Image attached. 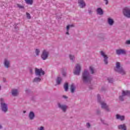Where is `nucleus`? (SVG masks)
<instances>
[{"label":"nucleus","mask_w":130,"mask_h":130,"mask_svg":"<svg viewBox=\"0 0 130 130\" xmlns=\"http://www.w3.org/2000/svg\"><path fill=\"white\" fill-rule=\"evenodd\" d=\"M82 80L84 84H90L92 81V77L88 70H84L82 73Z\"/></svg>","instance_id":"1"},{"label":"nucleus","mask_w":130,"mask_h":130,"mask_svg":"<svg viewBox=\"0 0 130 130\" xmlns=\"http://www.w3.org/2000/svg\"><path fill=\"white\" fill-rule=\"evenodd\" d=\"M98 102H99V103L101 104V107L103 109H104L105 110H106V111H107L108 112H110V109L109 108V106L107 105L105 102L101 100V97L99 94L98 95Z\"/></svg>","instance_id":"2"},{"label":"nucleus","mask_w":130,"mask_h":130,"mask_svg":"<svg viewBox=\"0 0 130 130\" xmlns=\"http://www.w3.org/2000/svg\"><path fill=\"white\" fill-rule=\"evenodd\" d=\"M115 72L119 73L121 75H125V71L123 70V68L120 66V62H117L116 63V67L114 69Z\"/></svg>","instance_id":"3"},{"label":"nucleus","mask_w":130,"mask_h":130,"mask_svg":"<svg viewBox=\"0 0 130 130\" xmlns=\"http://www.w3.org/2000/svg\"><path fill=\"white\" fill-rule=\"evenodd\" d=\"M0 102H1V108L2 111L4 112V113L8 112L9 108L8 106V104L5 103V100H4V99H1Z\"/></svg>","instance_id":"4"},{"label":"nucleus","mask_w":130,"mask_h":130,"mask_svg":"<svg viewBox=\"0 0 130 130\" xmlns=\"http://www.w3.org/2000/svg\"><path fill=\"white\" fill-rule=\"evenodd\" d=\"M125 96H130L129 90H122V94L119 96V100L120 101H124L125 99Z\"/></svg>","instance_id":"5"},{"label":"nucleus","mask_w":130,"mask_h":130,"mask_svg":"<svg viewBox=\"0 0 130 130\" xmlns=\"http://www.w3.org/2000/svg\"><path fill=\"white\" fill-rule=\"evenodd\" d=\"M82 67H81V64L78 63L75 66V69L74 70L73 73L74 75L76 76H80V74H81V70Z\"/></svg>","instance_id":"6"},{"label":"nucleus","mask_w":130,"mask_h":130,"mask_svg":"<svg viewBox=\"0 0 130 130\" xmlns=\"http://www.w3.org/2000/svg\"><path fill=\"white\" fill-rule=\"evenodd\" d=\"M123 15L126 18L129 19L130 17V8L129 7H125L123 9Z\"/></svg>","instance_id":"7"},{"label":"nucleus","mask_w":130,"mask_h":130,"mask_svg":"<svg viewBox=\"0 0 130 130\" xmlns=\"http://www.w3.org/2000/svg\"><path fill=\"white\" fill-rule=\"evenodd\" d=\"M57 107L59 108V109L62 110L63 112H67V110H68V106L66 104L58 103Z\"/></svg>","instance_id":"8"},{"label":"nucleus","mask_w":130,"mask_h":130,"mask_svg":"<svg viewBox=\"0 0 130 130\" xmlns=\"http://www.w3.org/2000/svg\"><path fill=\"white\" fill-rule=\"evenodd\" d=\"M49 55V52L47 50H44L41 55V58L43 60H46L48 58Z\"/></svg>","instance_id":"9"},{"label":"nucleus","mask_w":130,"mask_h":130,"mask_svg":"<svg viewBox=\"0 0 130 130\" xmlns=\"http://www.w3.org/2000/svg\"><path fill=\"white\" fill-rule=\"evenodd\" d=\"M117 55H125L126 54V50L125 49H117L116 50Z\"/></svg>","instance_id":"10"},{"label":"nucleus","mask_w":130,"mask_h":130,"mask_svg":"<svg viewBox=\"0 0 130 130\" xmlns=\"http://www.w3.org/2000/svg\"><path fill=\"white\" fill-rule=\"evenodd\" d=\"M101 55L104 58V61L105 64H108V56L106 54H105V52L104 51H102L100 52Z\"/></svg>","instance_id":"11"},{"label":"nucleus","mask_w":130,"mask_h":130,"mask_svg":"<svg viewBox=\"0 0 130 130\" xmlns=\"http://www.w3.org/2000/svg\"><path fill=\"white\" fill-rule=\"evenodd\" d=\"M35 74L36 76H39V77H41V76H44L45 72L44 71H43L42 69H38L37 68H36L35 70Z\"/></svg>","instance_id":"12"},{"label":"nucleus","mask_w":130,"mask_h":130,"mask_svg":"<svg viewBox=\"0 0 130 130\" xmlns=\"http://www.w3.org/2000/svg\"><path fill=\"white\" fill-rule=\"evenodd\" d=\"M4 65L6 69H9L11 67V61L8 58L4 59Z\"/></svg>","instance_id":"13"},{"label":"nucleus","mask_w":130,"mask_h":130,"mask_svg":"<svg viewBox=\"0 0 130 130\" xmlns=\"http://www.w3.org/2000/svg\"><path fill=\"white\" fill-rule=\"evenodd\" d=\"M78 5L81 9L86 7V3H85L84 0H78Z\"/></svg>","instance_id":"14"},{"label":"nucleus","mask_w":130,"mask_h":130,"mask_svg":"<svg viewBox=\"0 0 130 130\" xmlns=\"http://www.w3.org/2000/svg\"><path fill=\"white\" fill-rule=\"evenodd\" d=\"M107 23L109 26H113L114 25V20L111 17H109L107 19Z\"/></svg>","instance_id":"15"},{"label":"nucleus","mask_w":130,"mask_h":130,"mask_svg":"<svg viewBox=\"0 0 130 130\" xmlns=\"http://www.w3.org/2000/svg\"><path fill=\"white\" fill-rule=\"evenodd\" d=\"M89 72L90 73V74H91V75H94V74H96V69H95V68L92 67V66H90L89 68Z\"/></svg>","instance_id":"16"},{"label":"nucleus","mask_w":130,"mask_h":130,"mask_svg":"<svg viewBox=\"0 0 130 130\" xmlns=\"http://www.w3.org/2000/svg\"><path fill=\"white\" fill-rule=\"evenodd\" d=\"M28 117L30 120H33L34 119V118L35 117V114L34 112L31 111L29 112V114L28 115Z\"/></svg>","instance_id":"17"},{"label":"nucleus","mask_w":130,"mask_h":130,"mask_svg":"<svg viewBox=\"0 0 130 130\" xmlns=\"http://www.w3.org/2000/svg\"><path fill=\"white\" fill-rule=\"evenodd\" d=\"M118 128L120 130H126V125H125V124L119 125Z\"/></svg>","instance_id":"18"},{"label":"nucleus","mask_w":130,"mask_h":130,"mask_svg":"<svg viewBox=\"0 0 130 130\" xmlns=\"http://www.w3.org/2000/svg\"><path fill=\"white\" fill-rule=\"evenodd\" d=\"M116 119H119L121 121L124 120V119H125L124 116H121V115H118V114H117L116 115Z\"/></svg>","instance_id":"19"},{"label":"nucleus","mask_w":130,"mask_h":130,"mask_svg":"<svg viewBox=\"0 0 130 130\" xmlns=\"http://www.w3.org/2000/svg\"><path fill=\"white\" fill-rule=\"evenodd\" d=\"M96 13L98 15H100V16L103 15L104 12H103V10L101 9V8H98L96 9Z\"/></svg>","instance_id":"20"},{"label":"nucleus","mask_w":130,"mask_h":130,"mask_svg":"<svg viewBox=\"0 0 130 130\" xmlns=\"http://www.w3.org/2000/svg\"><path fill=\"white\" fill-rule=\"evenodd\" d=\"M18 94H19V91H18V89H12V94L13 96H18Z\"/></svg>","instance_id":"21"},{"label":"nucleus","mask_w":130,"mask_h":130,"mask_svg":"<svg viewBox=\"0 0 130 130\" xmlns=\"http://www.w3.org/2000/svg\"><path fill=\"white\" fill-rule=\"evenodd\" d=\"M56 81L57 85H60V83H61L62 81V78H61V77H58Z\"/></svg>","instance_id":"22"},{"label":"nucleus","mask_w":130,"mask_h":130,"mask_svg":"<svg viewBox=\"0 0 130 130\" xmlns=\"http://www.w3.org/2000/svg\"><path fill=\"white\" fill-rule=\"evenodd\" d=\"M75 90H76V86H75V85H74V84H72L71 85V93H74L75 92Z\"/></svg>","instance_id":"23"},{"label":"nucleus","mask_w":130,"mask_h":130,"mask_svg":"<svg viewBox=\"0 0 130 130\" xmlns=\"http://www.w3.org/2000/svg\"><path fill=\"white\" fill-rule=\"evenodd\" d=\"M33 82H35L36 83H38L39 82H41V78L39 77H36L34 79Z\"/></svg>","instance_id":"24"},{"label":"nucleus","mask_w":130,"mask_h":130,"mask_svg":"<svg viewBox=\"0 0 130 130\" xmlns=\"http://www.w3.org/2000/svg\"><path fill=\"white\" fill-rule=\"evenodd\" d=\"M71 27H73V25H69L67 26V32H66L67 35H70V33H69V30H70V28H71Z\"/></svg>","instance_id":"25"},{"label":"nucleus","mask_w":130,"mask_h":130,"mask_svg":"<svg viewBox=\"0 0 130 130\" xmlns=\"http://www.w3.org/2000/svg\"><path fill=\"white\" fill-rule=\"evenodd\" d=\"M64 89L66 92L68 91V90H69V84L68 83H66L64 84Z\"/></svg>","instance_id":"26"},{"label":"nucleus","mask_w":130,"mask_h":130,"mask_svg":"<svg viewBox=\"0 0 130 130\" xmlns=\"http://www.w3.org/2000/svg\"><path fill=\"white\" fill-rule=\"evenodd\" d=\"M69 58L70 60H72V61H75V56L74 55L70 54Z\"/></svg>","instance_id":"27"},{"label":"nucleus","mask_w":130,"mask_h":130,"mask_svg":"<svg viewBox=\"0 0 130 130\" xmlns=\"http://www.w3.org/2000/svg\"><path fill=\"white\" fill-rule=\"evenodd\" d=\"M99 37L101 39H102V40H104V39H105V35H104V34H100L99 35Z\"/></svg>","instance_id":"28"},{"label":"nucleus","mask_w":130,"mask_h":130,"mask_svg":"<svg viewBox=\"0 0 130 130\" xmlns=\"http://www.w3.org/2000/svg\"><path fill=\"white\" fill-rule=\"evenodd\" d=\"M27 5H32L33 4V0H25Z\"/></svg>","instance_id":"29"},{"label":"nucleus","mask_w":130,"mask_h":130,"mask_svg":"<svg viewBox=\"0 0 130 130\" xmlns=\"http://www.w3.org/2000/svg\"><path fill=\"white\" fill-rule=\"evenodd\" d=\"M35 53L36 55H39V53H40V50L39 49H36Z\"/></svg>","instance_id":"30"},{"label":"nucleus","mask_w":130,"mask_h":130,"mask_svg":"<svg viewBox=\"0 0 130 130\" xmlns=\"http://www.w3.org/2000/svg\"><path fill=\"white\" fill-rule=\"evenodd\" d=\"M26 17L27 19H31V15L29 13H27V12L26 13Z\"/></svg>","instance_id":"31"},{"label":"nucleus","mask_w":130,"mask_h":130,"mask_svg":"<svg viewBox=\"0 0 130 130\" xmlns=\"http://www.w3.org/2000/svg\"><path fill=\"white\" fill-rule=\"evenodd\" d=\"M108 81L109 83H113V78H108Z\"/></svg>","instance_id":"32"},{"label":"nucleus","mask_w":130,"mask_h":130,"mask_svg":"<svg viewBox=\"0 0 130 130\" xmlns=\"http://www.w3.org/2000/svg\"><path fill=\"white\" fill-rule=\"evenodd\" d=\"M101 120L102 123H103V124H105L106 125H108V124H107V123L104 120L101 119Z\"/></svg>","instance_id":"33"},{"label":"nucleus","mask_w":130,"mask_h":130,"mask_svg":"<svg viewBox=\"0 0 130 130\" xmlns=\"http://www.w3.org/2000/svg\"><path fill=\"white\" fill-rule=\"evenodd\" d=\"M125 44L127 45H130V40H126L125 42Z\"/></svg>","instance_id":"34"},{"label":"nucleus","mask_w":130,"mask_h":130,"mask_svg":"<svg viewBox=\"0 0 130 130\" xmlns=\"http://www.w3.org/2000/svg\"><path fill=\"white\" fill-rule=\"evenodd\" d=\"M88 11V14H89V15H92V13L93 12L92 11V9H89Z\"/></svg>","instance_id":"35"},{"label":"nucleus","mask_w":130,"mask_h":130,"mask_svg":"<svg viewBox=\"0 0 130 130\" xmlns=\"http://www.w3.org/2000/svg\"><path fill=\"white\" fill-rule=\"evenodd\" d=\"M38 130H44V127L41 126L38 128Z\"/></svg>","instance_id":"36"},{"label":"nucleus","mask_w":130,"mask_h":130,"mask_svg":"<svg viewBox=\"0 0 130 130\" xmlns=\"http://www.w3.org/2000/svg\"><path fill=\"white\" fill-rule=\"evenodd\" d=\"M104 2H105V5H108L109 2L108 1V0H104Z\"/></svg>","instance_id":"37"},{"label":"nucleus","mask_w":130,"mask_h":130,"mask_svg":"<svg viewBox=\"0 0 130 130\" xmlns=\"http://www.w3.org/2000/svg\"><path fill=\"white\" fill-rule=\"evenodd\" d=\"M17 7L19 8V9H23V6H21L19 4H17Z\"/></svg>","instance_id":"38"},{"label":"nucleus","mask_w":130,"mask_h":130,"mask_svg":"<svg viewBox=\"0 0 130 130\" xmlns=\"http://www.w3.org/2000/svg\"><path fill=\"white\" fill-rule=\"evenodd\" d=\"M86 126L89 128V127H90V126H91V125L89 123H87Z\"/></svg>","instance_id":"39"},{"label":"nucleus","mask_w":130,"mask_h":130,"mask_svg":"<svg viewBox=\"0 0 130 130\" xmlns=\"http://www.w3.org/2000/svg\"><path fill=\"white\" fill-rule=\"evenodd\" d=\"M62 76H63V77H66L67 76V72H63Z\"/></svg>","instance_id":"40"},{"label":"nucleus","mask_w":130,"mask_h":130,"mask_svg":"<svg viewBox=\"0 0 130 130\" xmlns=\"http://www.w3.org/2000/svg\"><path fill=\"white\" fill-rule=\"evenodd\" d=\"M62 98H64V99H68V96L66 95H62Z\"/></svg>","instance_id":"41"},{"label":"nucleus","mask_w":130,"mask_h":130,"mask_svg":"<svg viewBox=\"0 0 130 130\" xmlns=\"http://www.w3.org/2000/svg\"><path fill=\"white\" fill-rule=\"evenodd\" d=\"M29 91H29V89H26L25 90V92L27 93H29Z\"/></svg>","instance_id":"42"},{"label":"nucleus","mask_w":130,"mask_h":130,"mask_svg":"<svg viewBox=\"0 0 130 130\" xmlns=\"http://www.w3.org/2000/svg\"><path fill=\"white\" fill-rule=\"evenodd\" d=\"M30 74H33V70H32V69H30Z\"/></svg>","instance_id":"43"},{"label":"nucleus","mask_w":130,"mask_h":130,"mask_svg":"<svg viewBox=\"0 0 130 130\" xmlns=\"http://www.w3.org/2000/svg\"><path fill=\"white\" fill-rule=\"evenodd\" d=\"M2 128H3V125L0 124V129H2Z\"/></svg>","instance_id":"44"},{"label":"nucleus","mask_w":130,"mask_h":130,"mask_svg":"<svg viewBox=\"0 0 130 130\" xmlns=\"http://www.w3.org/2000/svg\"><path fill=\"white\" fill-rule=\"evenodd\" d=\"M89 89H90V90H92V89H93V87L92 86L89 87Z\"/></svg>","instance_id":"45"},{"label":"nucleus","mask_w":130,"mask_h":130,"mask_svg":"<svg viewBox=\"0 0 130 130\" xmlns=\"http://www.w3.org/2000/svg\"><path fill=\"white\" fill-rule=\"evenodd\" d=\"M2 90V86L0 85V91Z\"/></svg>","instance_id":"46"},{"label":"nucleus","mask_w":130,"mask_h":130,"mask_svg":"<svg viewBox=\"0 0 130 130\" xmlns=\"http://www.w3.org/2000/svg\"><path fill=\"white\" fill-rule=\"evenodd\" d=\"M23 113H26L25 111H23Z\"/></svg>","instance_id":"47"}]
</instances>
